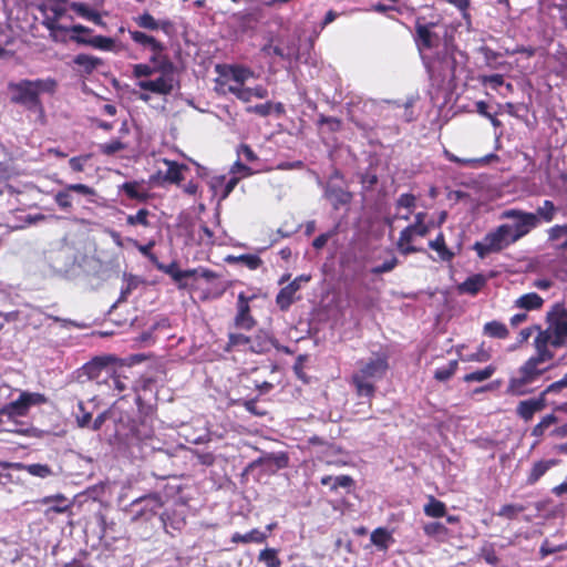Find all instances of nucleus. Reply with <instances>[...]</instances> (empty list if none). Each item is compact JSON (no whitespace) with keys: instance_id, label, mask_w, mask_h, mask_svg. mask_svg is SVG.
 Returning a JSON list of instances; mask_svg holds the SVG:
<instances>
[{"instance_id":"nucleus-1","label":"nucleus","mask_w":567,"mask_h":567,"mask_svg":"<svg viewBox=\"0 0 567 567\" xmlns=\"http://www.w3.org/2000/svg\"><path fill=\"white\" fill-rule=\"evenodd\" d=\"M55 87L56 82L51 78L20 80L18 82L8 83V92L11 102L37 113H41L43 110L40 94L53 93Z\"/></svg>"},{"instance_id":"nucleus-2","label":"nucleus","mask_w":567,"mask_h":567,"mask_svg":"<svg viewBox=\"0 0 567 567\" xmlns=\"http://www.w3.org/2000/svg\"><path fill=\"white\" fill-rule=\"evenodd\" d=\"M389 370V355L385 352L373 353L368 360H360L358 369L352 375V383L361 396H373L375 383Z\"/></svg>"},{"instance_id":"nucleus-3","label":"nucleus","mask_w":567,"mask_h":567,"mask_svg":"<svg viewBox=\"0 0 567 567\" xmlns=\"http://www.w3.org/2000/svg\"><path fill=\"white\" fill-rule=\"evenodd\" d=\"M567 346V308L556 303L546 313V328L534 339V348L543 350Z\"/></svg>"},{"instance_id":"nucleus-4","label":"nucleus","mask_w":567,"mask_h":567,"mask_svg":"<svg viewBox=\"0 0 567 567\" xmlns=\"http://www.w3.org/2000/svg\"><path fill=\"white\" fill-rule=\"evenodd\" d=\"M535 355L530 357L519 368L518 375L509 380L507 393L512 395H524L528 393L525 386L537 380L545 371L544 369H539L538 365L553 360L555 357L553 350L535 348Z\"/></svg>"},{"instance_id":"nucleus-5","label":"nucleus","mask_w":567,"mask_h":567,"mask_svg":"<svg viewBox=\"0 0 567 567\" xmlns=\"http://www.w3.org/2000/svg\"><path fill=\"white\" fill-rule=\"evenodd\" d=\"M164 505L163 498L158 493H152L134 499L128 506V513L133 520H150L159 514V520L166 528V513H159Z\"/></svg>"},{"instance_id":"nucleus-6","label":"nucleus","mask_w":567,"mask_h":567,"mask_svg":"<svg viewBox=\"0 0 567 567\" xmlns=\"http://www.w3.org/2000/svg\"><path fill=\"white\" fill-rule=\"evenodd\" d=\"M502 218L512 219V224H505L508 235L514 243L527 236L533 229L537 228V219L533 213L516 208L506 209L502 213Z\"/></svg>"},{"instance_id":"nucleus-7","label":"nucleus","mask_w":567,"mask_h":567,"mask_svg":"<svg viewBox=\"0 0 567 567\" xmlns=\"http://www.w3.org/2000/svg\"><path fill=\"white\" fill-rule=\"evenodd\" d=\"M47 402V398L41 393L19 391L17 399H13L6 405H2V417L18 419L25 416L32 406Z\"/></svg>"},{"instance_id":"nucleus-8","label":"nucleus","mask_w":567,"mask_h":567,"mask_svg":"<svg viewBox=\"0 0 567 567\" xmlns=\"http://www.w3.org/2000/svg\"><path fill=\"white\" fill-rule=\"evenodd\" d=\"M156 79L140 80L137 86L146 92L169 95L179 89V80L176 78V70L157 71Z\"/></svg>"},{"instance_id":"nucleus-9","label":"nucleus","mask_w":567,"mask_h":567,"mask_svg":"<svg viewBox=\"0 0 567 567\" xmlns=\"http://www.w3.org/2000/svg\"><path fill=\"white\" fill-rule=\"evenodd\" d=\"M311 279L309 275H300L296 277L290 284L281 288L276 297V303L280 310L287 311L290 306L296 301V293L301 288V285Z\"/></svg>"},{"instance_id":"nucleus-10","label":"nucleus","mask_w":567,"mask_h":567,"mask_svg":"<svg viewBox=\"0 0 567 567\" xmlns=\"http://www.w3.org/2000/svg\"><path fill=\"white\" fill-rule=\"evenodd\" d=\"M4 471H27L30 475L37 476L40 478H47L52 475V470L47 464H30L22 465L20 463L10 464L2 462V480L4 477L11 478L12 474L10 472L4 473Z\"/></svg>"},{"instance_id":"nucleus-11","label":"nucleus","mask_w":567,"mask_h":567,"mask_svg":"<svg viewBox=\"0 0 567 567\" xmlns=\"http://www.w3.org/2000/svg\"><path fill=\"white\" fill-rule=\"evenodd\" d=\"M254 296L247 297L245 292L238 295L237 300V315L235 317L236 327L245 330H250L256 321L250 316L249 301L252 300Z\"/></svg>"},{"instance_id":"nucleus-12","label":"nucleus","mask_w":567,"mask_h":567,"mask_svg":"<svg viewBox=\"0 0 567 567\" xmlns=\"http://www.w3.org/2000/svg\"><path fill=\"white\" fill-rule=\"evenodd\" d=\"M131 427L130 432L123 433L121 429L118 427L116 430V434L121 437H125L127 441V444L134 445L142 443L144 445H147V441L152 440V431L144 424L137 425L135 421H130Z\"/></svg>"},{"instance_id":"nucleus-13","label":"nucleus","mask_w":567,"mask_h":567,"mask_svg":"<svg viewBox=\"0 0 567 567\" xmlns=\"http://www.w3.org/2000/svg\"><path fill=\"white\" fill-rule=\"evenodd\" d=\"M426 213L420 212L414 216V223L406 226L400 234L402 240H414L416 236L425 237L430 227L425 224Z\"/></svg>"},{"instance_id":"nucleus-14","label":"nucleus","mask_w":567,"mask_h":567,"mask_svg":"<svg viewBox=\"0 0 567 567\" xmlns=\"http://www.w3.org/2000/svg\"><path fill=\"white\" fill-rule=\"evenodd\" d=\"M415 101H416V97L411 95V96L406 97L405 101H400V100H394V101L381 100V101H371L370 103H371L372 107H375V109H378L380 111H383L385 105H390L393 109H401V107H403L404 109V113H403L404 121L411 122V121L414 120L412 106L414 105Z\"/></svg>"},{"instance_id":"nucleus-15","label":"nucleus","mask_w":567,"mask_h":567,"mask_svg":"<svg viewBox=\"0 0 567 567\" xmlns=\"http://www.w3.org/2000/svg\"><path fill=\"white\" fill-rule=\"evenodd\" d=\"M485 238L487 239L488 245L495 252H498L504 248L508 247L509 245L514 244L513 239L508 235V229L504 224L499 225L495 230L486 234Z\"/></svg>"},{"instance_id":"nucleus-16","label":"nucleus","mask_w":567,"mask_h":567,"mask_svg":"<svg viewBox=\"0 0 567 567\" xmlns=\"http://www.w3.org/2000/svg\"><path fill=\"white\" fill-rule=\"evenodd\" d=\"M545 405V396L542 394L538 399L520 401L516 408V413L525 422H528L535 413L544 410Z\"/></svg>"},{"instance_id":"nucleus-17","label":"nucleus","mask_w":567,"mask_h":567,"mask_svg":"<svg viewBox=\"0 0 567 567\" xmlns=\"http://www.w3.org/2000/svg\"><path fill=\"white\" fill-rule=\"evenodd\" d=\"M547 236V241L556 251L567 252V224L548 228Z\"/></svg>"},{"instance_id":"nucleus-18","label":"nucleus","mask_w":567,"mask_h":567,"mask_svg":"<svg viewBox=\"0 0 567 567\" xmlns=\"http://www.w3.org/2000/svg\"><path fill=\"white\" fill-rule=\"evenodd\" d=\"M433 24H420L415 27V42L420 49H431L439 42V35L431 31Z\"/></svg>"},{"instance_id":"nucleus-19","label":"nucleus","mask_w":567,"mask_h":567,"mask_svg":"<svg viewBox=\"0 0 567 567\" xmlns=\"http://www.w3.org/2000/svg\"><path fill=\"white\" fill-rule=\"evenodd\" d=\"M558 464V460H539L535 462L527 474L526 485H535L551 467Z\"/></svg>"},{"instance_id":"nucleus-20","label":"nucleus","mask_w":567,"mask_h":567,"mask_svg":"<svg viewBox=\"0 0 567 567\" xmlns=\"http://www.w3.org/2000/svg\"><path fill=\"white\" fill-rule=\"evenodd\" d=\"M150 50L152 51L150 63L154 66V70H177L171 58L165 54L166 47L162 42L161 49L151 48Z\"/></svg>"},{"instance_id":"nucleus-21","label":"nucleus","mask_w":567,"mask_h":567,"mask_svg":"<svg viewBox=\"0 0 567 567\" xmlns=\"http://www.w3.org/2000/svg\"><path fill=\"white\" fill-rule=\"evenodd\" d=\"M258 465H267L269 470L275 466L276 470H281L288 466V456L285 453H271L267 454L250 464V467Z\"/></svg>"},{"instance_id":"nucleus-22","label":"nucleus","mask_w":567,"mask_h":567,"mask_svg":"<svg viewBox=\"0 0 567 567\" xmlns=\"http://www.w3.org/2000/svg\"><path fill=\"white\" fill-rule=\"evenodd\" d=\"M324 196L332 203L336 209L339 207V205L348 204L351 199L350 193L346 192L340 186L331 184L326 186Z\"/></svg>"},{"instance_id":"nucleus-23","label":"nucleus","mask_w":567,"mask_h":567,"mask_svg":"<svg viewBox=\"0 0 567 567\" xmlns=\"http://www.w3.org/2000/svg\"><path fill=\"white\" fill-rule=\"evenodd\" d=\"M487 278L482 274L470 276L464 282L458 286V290L463 293L476 295L485 285Z\"/></svg>"},{"instance_id":"nucleus-24","label":"nucleus","mask_w":567,"mask_h":567,"mask_svg":"<svg viewBox=\"0 0 567 567\" xmlns=\"http://www.w3.org/2000/svg\"><path fill=\"white\" fill-rule=\"evenodd\" d=\"M158 270L163 271L166 275H169L172 277V279L178 284H181V281L184 278H189V277L196 276V274L198 271L196 269L181 270V269H178V266L175 261L171 262L169 265L158 266ZM179 287H183V285H179Z\"/></svg>"},{"instance_id":"nucleus-25","label":"nucleus","mask_w":567,"mask_h":567,"mask_svg":"<svg viewBox=\"0 0 567 567\" xmlns=\"http://www.w3.org/2000/svg\"><path fill=\"white\" fill-rule=\"evenodd\" d=\"M274 344V340L262 331H259L256 336L250 337L249 350L254 353H265L270 350Z\"/></svg>"},{"instance_id":"nucleus-26","label":"nucleus","mask_w":567,"mask_h":567,"mask_svg":"<svg viewBox=\"0 0 567 567\" xmlns=\"http://www.w3.org/2000/svg\"><path fill=\"white\" fill-rule=\"evenodd\" d=\"M557 212L558 207L551 200H544L543 205L538 206L536 212L533 213L535 218L537 219V227L540 225L542 221H553Z\"/></svg>"},{"instance_id":"nucleus-27","label":"nucleus","mask_w":567,"mask_h":567,"mask_svg":"<svg viewBox=\"0 0 567 567\" xmlns=\"http://www.w3.org/2000/svg\"><path fill=\"white\" fill-rule=\"evenodd\" d=\"M74 64L78 65L82 72L86 74H91L94 70H96L100 65H102L103 61L100 58L89 55V54H78L74 60Z\"/></svg>"},{"instance_id":"nucleus-28","label":"nucleus","mask_w":567,"mask_h":567,"mask_svg":"<svg viewBox=\"0 0 567 567\" xmlns=\"http://www.w3.org/2000/svg\"><path fill=\"white\" fill-rule=\"evenodd\" d=\"M543 303L544 299L539 295L536 292H529L520 296L515 301V307L530 311L542 308Z\"/></svg>"},{"instance_id":"nucleus-29","label":"nucleus","mask_w":567,"mask_h":567,"mask_svg":"<svg viewBox=\"0 0 567 567\" xmlns=\"http://www.w3.org/2000/svg\"><path fill=\"white\" fill-rule=\"evenodd\" d=\"M33 431L35 430L25 422H20L17 419H11V422H9L8 417L6 420L2 419V433L31 435Z\"/></svg>"},{"instance_id":"nucleus-30","label":"nucleus","mask_w":567,"mask_h":567,"mask_svg":"<svg viewBox=\"0 0 567 567\" xmlns=\"http://www.w3.org/2000/svg\"><path fill=\"white\" fill-rule=\"evenodd\" d=\"M125 286L122 287L118 299L113 303L111 309H115L117 305L127 300L128 296L135 290L142 280L133 275H124Z\"/></svg>"},{"instance_id":"nucleus-31","label":"nucleus","mask_w":567,"mask_h":567,"mask_svg":"<svg viewBox=\"0 0 567 567\" xmlns=\"http://www.w3.org/2000/svg\"><path fill=\"white\" fill-rule=\"evenodd\" d=\"M423 532L427 537L437 542H444L449 535V529L445 525L439 522H431L423 526Z\"/></svg>"},{"instance_id":"nucleus-32","label":"nucleus","mask_w":567,"mask_h":567,"mask_svg":"<svg viewBox=\"0 0 567 567\" xmlns=\"http://www.w3.org/2000/svg\"><path fill=\"white\" fill-rule=\"evenodd\" d=\"M225 260L229 264H243L250 270H255L259 268L262 264V260L257 255H239V256H227Z\"/></svg>"},{"instance_id":"nucleus-33","label":"nucleus","mask_w":567,"mask_h":567,"mask_svg":"<svg viewBox=\"0 0 567 567\" xmlns=\"http://www.w3.org/2000/svg\"><path fill=\"white\" fill-rule=\"evenodd\" d=\"M429 247L435 250L439 254L440 259L443 261H450L454 257V254L446 247L442 233H440L434 240L429 243Z\"/></svg>"},{"instance_id":"nucleus-34","label":"nucleus","mask_w":567,"mask_h":567,"mask_svg":"<svg viewBox=\"0 0 567 567\" xmlns=\"http://www.w3.org/2000/svg\"><path fill=\"white\" fill-rule=\"evenodd\" d=\"M424 514L429 517L439 518L446 514V506L434 496H429V502L424 505Z\"/></svg>"},{"instance_id":"nucleus-35","label":"nucleus","mask_w":567,"mask_h":567,"mask_svg":"<svg viewBox=\"0 0 567 567\" xmlns=\"http://www.w3.org/2000/svg\"><path fill=\"white\" fill-rule=\"evenodd\" d=\"M70 8L82 18H85L99 25L103 24V21L99 12L91 10L85 3L72 2Z\"/></svg>"},{"instance_id":"nucleus-36","label":"nucleus","mask_w":567,"mask_h":567,"mask_svg":"<svg viewBox=\"0 0 567 567\" xmlns=\"http://www.w3.org/2000/svg\"><path fill=\"white\" fill-rule=\"evenodd\" d=\"M370 540L378 548L385 550L389 547V543L393 542V538L388 529L379 527L371 533Z\"/></svg>"},{"instance_id":"nucleus-37","label":"nucleus","mask_w":567,"mask_h":567,"mask_svg":"<svg viewBox=\"0 0 567 567\" xmlns=\"http://www.w3.org/2000/svg\"><path fill=\"white\" fill-rule=\"evenodd\" d=\"M164 163L167 166L164 179L169 183L178 184L183 179L182 171L186 168V166L168 159H164Z\"/></svg>"},{"instance_id":"nucleus-38","label":"nucleus","mask_w":567,"mask_h":567,"mask_svg":"<svg viewBox=\"0 0 567 567\" xmlns=\"http://www.w3.org/2000/svg\"><path fill=\"white\" fill-rule=\"evenodd\" d=\"M266 539V534L260 532L259 529H251L250 532L246 533V534H239V533H235L231 537V540L234 543H257V544H260V543H264Z\"/></svg>"},{"instance_id":"nucleus-39","label":"nucleus","mask_w":567,"mask_h":567,"mask_svg":"<svg viewBox=\"0 0 567 567\" xmlns=\"http://www.w3.org/2000/svg\"><path fill=\"white\" fill-rule=\"evenodd\" d=\"M120 189L131 199L144 202L148 197L146 192L140 189L138 182H126L120 186Z\"/></svg>"},{"instance_id":"nucleus-40","label":"nucleus","mask_w":567,"mask_h":567,"mask_svg":"<svg viewBox=\"0 0 567 567\" xmlns=\"http://www.w3.org/2000/svg\"><path fill=\"white\" fill-rule=\"evenodd\" d=\"M484 333L497 339H506L509 334L507 327L499 321H489L484 326Z\"/></svg>"},{"instance_id":"nucleus-41","label":"nucleus","mask_w":567,"mask_h":567,"mask_svg":"<svg viewBox=\"0 0 567 567\" xmlns=\"http://www.w3.org/2000/svg\"><path fill=\"white\" fill-rule=\"evenodd\" d=\"M130 35L132 38V40L144 47V48H155V49H161V42L157 41L154 37L152 35H148L144 32H141V31H132L130 30Z\"/></svg>"},{"instance_id":"nucleus-42","label":"nucleus","mask_w":567,"mask_h":567,"mask_svg":"<svg viewBox=\"0 0 567 567\" xmlns=\"http://www.w3.org/2000/svg\"><path fill=\"white\" fill-rule=\"evenodd\" d=\"M107 364L106 359L96 358L83 367V372L90 380L94 381Z\"/></svg>"},{"instance_id":"nucleus-43","label":"nucleus","mask_w":567,"mask_h":567,"mask_svg":"<svg viewBox=\"0 0 567 567\" xmlns=\"http://www.w3.org/2000/svg\"><path fill=\"white\" fill-rule=\"evenodd\" d=\"M229 74L233 81L239 84H244L247 80L255 78L254 71L239 65L229 66Z\"/></svg>"},{"instance_id":"nucleus-44","label":"nucleus","mask_w":567,"mask_h":567,"mask_svg":"<svg viewBox=\"0 0 567 567\" xmlns=\"http://www.w3.org/2000/svg\"><path fill=\"white\" fill-rule=\"evenodd\" d=\"M321 484L324 486H330L331 489H337L339 487H349L352 484V478L347 475H340V476H323L321 478Z\"/></svg>"},{"instance_id":"nucleus-45","label":"nucleus","mask_w":567,"mask_h":567,"mask_svg":"<svg viewBox=\"0 0 567 567\" xmlns=\"http://www.w3.org/2000/svg\"><path fill=\"white\" fill-rule=\"evenodd\" d=\"M87 45L102 50V51H114L115 50V41L112 38L104 35H95L90 38L87 41Z\"/></svg>"},{"instance_id":"nucleus-46","label":"nucleus","mask_w":567,"mask_h":567,"mask_svg":"<svg viewBox=\"0 0 567 567\" xmlns=\"http://www.w3.org/2000/svg\"><path fill=\"white\" fill-rule=\"evenodd\" d=\"M495 370H496L495 367L487 365V367H485L482 370H477V371L467 373L464 377V381L465 382H482V381H485V380L489 379L494 374Z\"/></svg>"},{"instance_id":"nucleus-47","label":"nucleus","mask_w":567,"mask_h":567,"mask_svg":"<svg viewBox=\"0 0 567 567\" xmlns=\"http://www.w3.org/2000/svg\"><path fill=\"white\" fill-rule=\"evenodd\" d=\"M151 215L150 210L146 208H141L135 215L126 216V224L128 226L141 225L143 227H150L148 216Z\"/></svg>"},{"instance_id":"nucleus-48","label":"nucleus","mask_w":567,"mask_h":567,"mask_svg":"<svg viewBox=\"0 0 567 567\" xmlns=\"http://www.w3.org/2000/svg\"><path fill=\"white\" fill-rule=\"evenodd\" d=\"M557 416L555 414H547L544 416L538 424H536L532 430V435L536 437H540L544 435L545 431L557 422Z\"/></svg>"},{"instance_id":"nucleus-49","label":"nucleus","mask_w":567,"mask_h":567,"mask_svg":"<svg viewBox=\"0 0 567 567\" xmlns=\"http://www.w3.org/2000/svg\"><path fill=\"white\" fill-rule=\"evenodd\" d=\"M74 416L80 427H89L92 419V413L85 410L83 401H79L78 409L74 412Z\"/></svg>"},{"instance_id":"nucleus-50","label":"nucleus","mask_w":567,"mask_h":567,"mask_svg":"<svg viewBox=\"0 0 567 567\" xmlns=\"http://www.w3.org/2000/svg\"><path fill=\"white\" fill-rule=\"evenodd\" d=\"M158 70H154L151 63H137L133 65V76L140 80H146L157 73Z\"/></svg>"},{"instance_id":"nucleus-51","label":"nucleus","mask_w":567,"mask_h":567,"mask_svg":"<svg viewBox=\"0 0 567 567\" xmlns=\"http://www.w3.org/2000/svg\"><path fill=\"white\" fill-rule=\"evenodd\" d=\"M258 559L266 564L267 567H280L281 561L277 556V551L272 548H266L260 551Z\"/></svg>"},{"instance_id":"nucleus-52","label":"nucleus","mask_w":567,"mask_h":567,"mask_svg":"<svg viewBox=\"0 0 567 567\" xmlns=\"http://www.w3.org/2000/svg\"><path fill=\"white\" fill-rule=\"evenodd\" d=\"M456 369L457 361H450L447 365L435 370L434 378L441 382L447 381L455 373Z\"/></svg>"},{"instance_id":"nucleus-53","label":"nucleus","mask_w":567,"mask_h":567,"mask_svg":"<svg viewBox=\"0 0 567 567\" xmlns=\"http://www.w3.org/2000/svg\"><path fill=\"white\" fill-rule=\"evenodd\" d=\"M525 506L522 504H506L501 507L497 515L507 519H514L516 516L525 511Z\"/></svg>"},{"instance_id":"nucleus-54","label":"nucleus","mask_w":567,"mask_h":567,"mask_svg":"<svg viewBox=\"0 0 567 567\" xmlns=\"http://www.w3.org/2000/svg\"><path fill=\"white\" fill-rule=\"evenodd\" d=\"M54 202L62 210L69 212L72 208V196L70 190L65 187L63 190L58 192L54 195Z\"/></svg>"},{"instance_id":"nucleus-55","label":"nucleus","mask_w":567,"mask_h":567,"mask_svg":"<svg viewBox=\"0 0 567 567\" xmlns=\"http://www.w3.org/2000/svg\"><path fill=\"white\" fill-rule=\"evenodd\" d=\"M135 21H136L137 25L143 29H147V30H152V31L159 29V22L157 20H155V18L152 14H150L148 12L141 14L140 17H137L135 19Z\"/></svg>"},{"instance_id":"nucleus-56","label":"nucleus","mask_w":567,"mask_h":567,"mask_svg":"<svg viewBox=\"0 0 567 567\" xmlns=\"http://www.w3.org/2000/svg\"><path fill=\"white\" fill-rule=\"evenodd\" d=\"M250 337H247L243 333H230L228 338V347L229 348H243L249 349Z\"/></svg>"},{"instance_id":"nucleus-57","label":"nucleus","mask_w":567,"mask_h":567,"mask_svg":"<svg viewBox=\"0 0 567 567\" xmlns=\"http://www.w3.org/2000/svg\"><path fill=\"white\" fill-rule=\"evenodd\" d=\"M415 203H416V197L413 194L405 193V194H401L399 196V198L396 199L395 206H396L398 210L401 208H404L406 210L412 212L413 208L415 207Z\"/></svg>"},{"instance_id":"nucleus-58","label":"nucleus","mask_w":567,"mask_h":567,"mask_svg":"<svg viewBox=\"0 0 567 567\" xmlns=\"http://www.w3.org/2000/svg\"><path fill=\"white\" fill-rule=\"evenodd\" d=\"M125 147V144L118 140H114L109 143H103L99 145L100 152L109 156L123 151Z\"/></svg>"},{"instance_id":"nucleus-59","label":"nucleus","mask_w":567,"mask_h":567,"mask_svg":"<svg viewBox=\"0 0 567 567\" xmlns=\"http://www.w3.org/2000/svg\"><path fill=\"white\" fill-rule=\"evenodd\" d=\"M21 220L23 221V224H14V225H10L9 223L7 224V226L10 228V229H18V228H23L25 225H32V224H37L39 221H42V220H45L47 217L42 214H35V215H23L20 217Z\"/></svg>"},{"instance_id":"nucleus-60","label":"nucleus","mask_w":567,"mask_h":567,"mask_svg":"<svg viewBox=\"0 0 567 567\" xmlns=\"http://www.w3.org/2000/svg\"><path fill=\"white\" fill-rule=\"evenodd\" d=\"M396 265H398V258L392 257V258L383 261L381 265H378V266H374L373 268H371V274L381 275L384 272H390L395 268Z\"/></svg>"},{"instance_id":"nucleus-61","label":"nucleus","mask_w":567,"mask_h":567,"mask_svg":"<svg viewBox=\"0 0 567 567\" xmlns=\"http://www.w3.org/2000/svg\"><path fill=\"white\" fill-rule=\"evenodd\" d=\"M412 241L413 240H402L401 235H400L398 243H396L398 250L404 256H408V255H411V254H414L417 251H422L421 248H417V247L411 245Z\"/></svg>"},{"instance_id":"nucleus-62","label":"nucleus","mask_w":567,"mask_h":567,"mask_svg":"<svg viewBox=\"0 0 567 567\" xmlns=\"http://www.w3.org/2000/svg\"><path fill=\"white\" fill-rule=\"evenodd\" d=\"M115 370L112 365L107 364L102 372L99 374V378H95L94 381L97 384H105L111 388V379L114 374Z\"/></svg>"},{"instance_id":"nucleus-63","label":"nucleus","mask_w":567,"mask_h":567,"mask_svg":"<svg viewBox=\"0 0 567 567\" xmlns=\"http://www.w3.org/2000/svg\"><path fill=\"white\" fill-rule=\"evenodd\" d=\"M247 111L249 113H255V114H257L259 116L266 117V116H268L272 112V103L271 102H266V103H262V104H256L254 106H249L247 109Z\"/></svg>"},{"instance_id":"nucleus-64","label":"nucleus","mask_w":567,"mask_h":567,"mask_svg":"<svg viewBox=\"0 0 567 567\" xmlns=\"http://www.w3.org/2000/svg\"><path fill=\"white\" fill-rule=\"evenodd\" d=\"M473 249L477 252L480 258H485L488 254L495 252L488 245L487 239L484 237L482 241H476Z\"/></svg>"}]
</instances>
